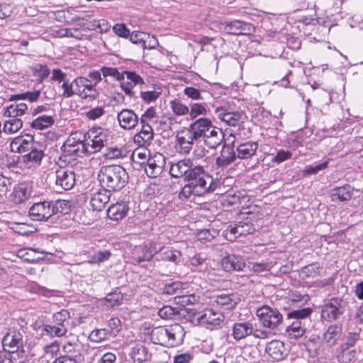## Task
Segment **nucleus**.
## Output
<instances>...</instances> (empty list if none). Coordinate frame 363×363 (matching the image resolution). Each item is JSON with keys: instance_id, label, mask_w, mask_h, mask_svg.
<instances>
[{"instance_id": "obj_48", "label": "nucleus", "mask_w": 363, "mask_h": 363, "mask_svg": "<svg viewBox=\"0 0 363 363\" xmlns=\"http://www.w3.org/2000/svg\"><path fill=\"white\" fill-rule=\"evenodd\" d=\"M112 337L106 328L94 330L89 335V339L91 342H100Z\"/></svg>"}, {"instance_id": "obj_40", "label": "nucleus", "mask_w": 363, "mask_h": 363, "mask_svg": "<svg viewBox=\"0 0 363 363\" xmlns=\"http://www.w3.org/2000/svg\"><path fill=\"white\" fill-rule=\"evenodd\" d=\"M166 334L165 327H157L152 330L150 335L151 340L155 344L169 347L170 343L168 342Z\"/></svg>"}, {"instance_id": "obj_8", "label": "nucleus", "mask_w": 363, "mask_h": 363, "mask_svg": "<svg viewBox=\"0 0 363 363\" xmlns=\"http://www.w3.org/2000/svg\"><path fill=\"white\" fill-rule=\"evenodd\" d=\"M32 220L48 221L52 216V201H43L33 204L28 211Z\"/></svg>"}, {"instance_id": "obj_10", "label": "nucleus", "mask_w": 363, "mask_h": 363, "mask_svg": "<svg viewBox=\"0 0 363 363\" xmlns=\"http://www.w3.org/2000/svg\"><path fill=\"white\" fill-rule=\"evenodd\" d=\"M195 141H197L187 128H184L177 132L176 135V149L180 154L188 155L193 148Z\"/></svg>"}, {"instance_id": "obj_33", "label": "nucleus", "mask_w": 363, "mask_h": 363, "mask_svg": "<svg viewBox=\"0 0 363 363\" xmlns=\"http://www.w3.org/2000/svg\"><path fill=\"white\" fill-rule=\"evenodd\" d=\"M257 148L258 144L255 142L242 143L237 147L236 157L242 160L250 158L255 154Z\"/></svg>"}, {"instance_id": "obj_44", "label": "nucleus", "mask_w": 363, "mask_h": 363, "mask_svg": "<svg viewBox=\"0 0 363 363\" xmlns=\"http://www.w3.org/2000/svg\"><path fill=\"white\" fill-rule=\"evenodd\" d=\"M123 301V294L121 292L114 291L109 293L104 298V305L108 308H114L119 306Z\"/></svg>"}, {"instance_id": "obj_3", "label": "nucleus", "mask_w": 363, "mask_h": 363, "mask_svg": "<svg viewBox=\"0 0 363 363\" xmlns=\"http://www.w3.org/2000/svg\"><path fill=\"white\" fill-rule=\"evenodd\" d=\"M191 185H193L201 195L213 191L216 188V184L211 175L206 172L203 166L196 165L187 174L185 179Z\"/></svg>"}, {"instance_id": "obj_2", "label": "nucleus", "mask_w": 363, "mask_h": 363, "mask_svg": "<svg viewBox=\"0 0 363 363\" xmlns=\"http://www.w3.org/2000/svg\"><path fill=\"white\" fill-rule=\"evenodd\" d=\"M4 350L0 351V363H4L7 359L9 363L16 361V356H19V349L23 347V334L16 330H10L2 340ZM23 351L21 350V353Z\"/></svg>"}, {"instance_id": "obj_26", "label": "nucleus", "mask_w": 363, "mask_h": 363, "mask_svg": "<svg viewBox=\"0 0 363 363\" xmlns=\"http://www.w3.org/2000/svg\"><path fill=\"white\" fill-rule=\"evenodd\" d=\"M352 194L353 188L349 184H345L333 189L330 197L333 202H345L350 200Z\"/></svg>"}, {"instance_id": "obj_52", "label": "nucleus", "mask_w": 363, "mask_h": 363, "mask_svg": "<svg viewBox=\"0 0 363 363\" xmlns=\"http://www.w3.org/2000/svg\"><path fill=\"white\" fill-rule=\"evenodd\" d=\"M169 104L172 111L177 116H184L189 113V107L178 99L171 101Z\"/></svg>"}, {"instance_id": "obj_14", "label": "nucleus", "mask_w": 363, "mask_h": 363, "mask_svg": "<svg viewBox=\"0 0 363 363\" xmlns=\"http://www.w3.org/2000/svg\"><path fill=\"white\" fill-rule=\"evenodd\" d=\"M164 166V157L157 153L147 160L145 170L148 177L155 178L162 173Z\"/></svg>"}, {"instance_id": "obj_59", "label": "nucleus", "mask_w": 363, "mask_h": 363, "mask_svg": "<svg viewBox=\"0 0 363 363\" xmlns=\"http://www.w3.org/2000/svg\"><path fill=\"white\" fill-rule=\"evenodd\" d=\"M239 225L235 224V226L229 225L223 232V235L228 241L233 242L236 238L240 236L238 234Z\"/></svg>"}, {"instance_id": "obj_50", "label": "nucleus", "mask_w": 363, "mask_h": 363, "mask_svg": "<svg viewBox=\"0 0 363 363\" xmlns=\"http://www.w3.org/2000/svg\"><path fill=\"white\" fill-rule=\"evenodd\" d=\"M108 328H106L112 337H116L122 328L121 320L117 317H113L108 321Z\"/></svg>"}, {"instance_id": "obj_16", "label": "nucleus", "mask_w": 363, "mask_h": 363, "mask_svg": "<svg viewBox=\"0 0 363 363\" xmlns=\"http://www.w3.org/2000/svg\"><path fill=\"white\" fill-rule=\"evenodd\" d=\"M216 113L220 121L230 126L239 125L244 119V113L242 111H228L223 107H218Z\"/></svg>"}, {"instance_id": "obj_45", "label": "nucleus", "mask_w": 363, "mask_h": 363, "mask_svg": "<svg viewBox=\"0 0 363 363\" xmlns=\"http://www.w3.org/2000/svg\"><path fill=\"white\" fill-rule=\"evenodd\" d=\"M40 96V91H26L19 94L11 95L10 100H26L30 103L35 102Z\"/></svg>"}, {"instance_id": "obj_53", "label": "nucleus", "mask_w": 363, "mask_h": 363, "mask_svg": "<svg viewBox=\"0 0 363 363\" xmlns=\"http://www.w3.org/2000/svg\"><path fill=\"white\" fill-rule=\"evenodd\" d=\"M32 70L36 76L39 77V81L42 82L47 78L50 73V69L45 65L35 64L32 67Z\"/></svg>"}, {"instance_id": "obj_62", "label": "nucleus", "mask_w": 363, "mask_h": 363, "mask_svg": "<svg viewBox=\"0 0 363 363\" xmlns=\"http://www.w3.org/2000/svg\"><path fill=\"white\" fill-rule=\"evenodd\" d=\"M74 84H75L77 89L84 90V91L91 89V87L95 86V84L91 83L89 79L82 77L74 79Z\"/></svg>"}, {"instance_id": "obj_23", "label": "nucleus", "mask_w": 363, "mask_h": 363, "mask_svg": "<svg viewBox=\"0 0 363 363\" xmlns=\"http://www.w3.org/2000/svg\"><path fill=\"white\" fill-rule=\"evenodd\" d=\"M156 255H157L156 257L157 260L170 262L174 264H179L182 262V252L168 247H162L160 250H157Z\"/></svg>"}, {"instance_id": "obj_35", "label": "nucleus", "mask_w": 363, "mask_h": 363, "mask_svg": "<svg viewBox=\"0 0 363 363\" xmlns=\"http://www.w3.org/2000/svg\"><path fill=\"white\" fill-rule=\"evenodd\" d=\"M341 333V325H331L328 328L326 332L324 333L323 340L328 345H333L340 337Z\"/></svg>"}, {"instance_id": "obj_15", "label": "nucleus", "mask_w": 363, "mask_h": 363, "mask_svg": "<svg viewBox=\"0 0 363 363\" xmlns=\"http://www.w3.org/2000/svg\"><path fill=\"white\" fill-rule=\"evenodd\" d=\"M35 145L33 137L30 135H26L15 138L11 142L10 148L13 152L26 153Z\"/></svg>"}, {"instance_id": "obj_11", "label": "nucleus", "mask_w": 363, "mask_h": 363, "mask_svg": "<svg viewBox=\"0 0 363 363\" xmlns=\"http://www.w3.org/2000/svg\"><path fill=\"white\" fill-rule=\"evenodd\" d=\"M157 249L153 243L135 246L132 251L133 261L137 264L150 261L157 254Z\"/></svg>"}, {"instance_id": "obj_19", "label": "nucleus", "mask_w": 363, "mask_h": 363, "mask_svg": "<svg viewBox=\"0 0 363 363\" xmlns=\"http://www.w3.org/2000/svg\"><path fill=\"white\" fill-rule=\"evenodd\" d=\"M123 74L124 77H126L127 81H121V87L127 96L133 97L134 95L133 88L136 85L144 84V81L142 77L135 72L124 71Z\"/></svg>"}, {"instance_id": "obj_24", "label": "nucleus", "mask_w": 363, "mask_h": 363, "mask_svg": "<svg viewBox=\"0 0 363 363\" xmlns=\"http://www.w3.org/2000/svg\"><path fill=\"white\" fill-rule=\"evenodd\" d=\"M193 169L192 162L189 159L179 160L175 164H172L169 169V174L172 177L180 178L187 177V174Z\"/></svg>"}, {"instance_id": "obj_55", "label": "nucleus", "mask_w": 363, "mask_h": 363, "mask_svg": "<svg viewBox=\"0 0 363 363\" xmlns=\"http://www.w3.org/2000/svg\"><path fill=\"white\" fill-rule=\"evenodd\" d=\"M189 113L191 119H194L200 115H206V106L203 104L194 103L190 105Z\"/></svg>"}, {"instance_id": "obj_47", "label": "nucleus", "mask_w": 363, "mask_h": 363, "mask_svg": "<svg viewBox=\"0 0 363 363\" xmlns=\"http://www.w3.org/2000/svg\"><path fill=\"white\" fill-rule=\"evenodd\" d=\"M43 330L52 337H62L67 333L66 326H59L57 325H45Z\"/></svg>"}, {"instance_id": "obj_30", "label": "nucleus", "mask_w": 363, "mask_h": 363, "mask_svg": "<svg viewBox=\"0 0 363 363\" xmlns=\"http://www.w3.org/2000/svg\"><path fill=\"white\" fill-rule=\"evenodd\" d=\"M128 210L129 207L125 202L116 203L108 208L107 215L111 220H119L127 215Z\"/></svg>"}, {"instance_id": "obj_46", "label": "nucleus", "mask_w": 363, "mask_h": 363, "mask_svg": "<svg viewBox=\"0 0 363 363\" xmlns=\"http://www.w3.org/2000/svg\"><path fill=\"white\" fill-rule=\"evenodd\" d=\"M313 312L311 308L307 307L298 310H294L287 314L288 319H294L303 322L306 318L310 316Z\"/></svg>"}, {"instance_id": "obj_31", "label": "nucleus", "mask_w": 363, "mask_h": 363, "mask_svg": "<svg viewBox=\"0 0 363 363\" xmlns=\"http://www.w3.org/2000/svg\"><path fill=\"white\" fill-rule=\"evenodd\" d=\"M284 344L279 340H272L267 344L266 352L274 361H280L284 358Z\"/></svg>"}, {"instance_id": "obj_9", "label": "nucleus", "mask_w": 363, "mask_h": 363, "mask_svg": "<svg viewBox=\"0 0 363 363\" xmlns=\"http://www.w3.org/2000/svg\"><path fill=\"white\" fill-rule=\"evenodd\" d=\"M75 184V173L72 169L59 168L55 171V187L58 191L72 189Z\"/></svg>"}, {"instance_id": "obj_28", "label": "nucleus", "mask_w": 363, "mask_h": 363, "mask_svg": "<svg viewBox=\"0 0 363 363\" xmlns=\"http://www.w3.org/2000/svg\"><path fill=\"white\" fill-rule=\"evenodd\" d=\"M221 265L226 272L240 271L245 267V262L241 257L228 255L222 259Z\"/></svg>"}, {"instance_id": "obj_18", "label": "nucleus", "mask_w": 363, "mask_h": 363, "mask_svg": "<svg viewBox=\"0 0 363 363\" xmlns=\"http://www.w3.org/2000/svg\"><path fill=\"white\" fill-rule=\"evenodd\" d=\"M240 301L237 294H222L216 296L213 300V305L224 310L233 309Z\"/></svg>"}, {"instance_id": "obj_12", "label": "nucleus", "mask_w": 363, "mask_h": 363, "mask_svg": "<svg viewBox=\"0 0 363 363\" xmlns=\"http://www.w3.org/2000/svg\"><path fill=\"white\" fill-rule=\"evenodd\" d=\"M213 126L209 118H200L191 123L187 128L195 139L198 140L201 138L203 140Z\"/></svg>"}, {"instance_id": "obj_7", "label": "nucleus", "mask_w": 363, "mask_h": 363, "mask_svg": "<svg viewBox=\"0 0 363 363\" xmlns=\"http://www.w3.org/2000/svg\"><path fill=\"white\" fill-rule=\"evenodd\" d=\"M257 315L262 324L269 328H277L283 320V316L278 309L267 306L258 309Z\"/></svg>"}, {"instance_id": "obj_63", "label": "nucleus", "mask_w": 363, "mask_h": 363, "mask_svg": "<svg viewBox=\"0 0 363 363\" xmlns=\"http://www.w3.org/2000/svg\"><path fill=\"white\" fill-rule=\"evenodd\" d=\"M238 223L239 225L238 234L240 236L252 234L255 231V227L251 223L240 221Z\"/></svg>"}, {"instance_id": "obj_39", "label": "nucleus", "mask_w": 363, "mask_h": 363, "mask_svg": "<svg viewBox=\"0 0 363 363\" xmlns=\"http://www.w3.org/2000/svg\"><path fill=\"white\" fill-rule=\"evenodd\" d=\"M305 328L303 322L294 320L286 326V333L289 338L296 339L303 335Z\"/></svg>"}, {"instance_id": "obj_13", "label": "nucleus", "mask_w": 363, "mask_h": 363, "mask_svg": "<svg viewBox=\"0 0 363 363\" xmlns=\"http://www.w3.org/2000/svg\"><path fill=\"white\" fill-rule=\"evenodd\" d=\"M224 318L222 313L214 312L212 309H206L198 314L197 320L200 324L212 330L220 326Z\"/></svg>"}, {"instance_id": "obj_49", "label": "nucleus", "mask_w": 363, "mask_h": 363, "mask_svg": "<svg viewBox=\"0 0 363 363\" xmlns=\"http://www.w3.org/2000/svg\"><path fill=\"white\" fill-rule=\"evenodd\" d=\"M70 206L67 201L57 200L52 201V210L53 216L57 213L66 214L69 211Z\"/></svg>"}, {"instance_id": "obj_51", "label": "nucleus", "mask_w": 363, "mask_h": 363, "mask_svg": "<svg viewBox=\"0 0 363 363\" xmlns=\"http://www.w3.org/2000/svg\"><path fill=\"white\" fill-rule=\"evenodd\" d=\"M218 235L216 229H202L197 233L196 237L199 240L203 242H208L212 240Z\"/></svg>"}, {"instance_id": "obj_34", "label": "nucleus", "mask_w": 363, "mask_h": 363, "mask_svg": "<svg viewBox=\"0 0 363 363\" xmlns=\"http://www.w3.org/2000/svg\"><path fill=\"white\" fill-rule=\"evenodd\" d=\"M185 308H174L170 306H164L158 311V315L166 320L177 319L182 315H184Z\"/></svg>"}, {"instance_id": "obj_6", "label": "nucleus", "mask_w": 363, "mask_h": 363, "mask_svg": "<svg viewBox=\"0 0 363 363\" xmlns=\"http://www.w3.org/2000/svg\"><path fill=\"white\" fill-rule=\"evenodd\" d=\"M342 300L338 298H330L321 308V320L331 322L340 318L344 313Z\"/></svg>"}, {"instance_id": "obj_61", "label": "nucleus", "mask_w": 363, "mask_h": 363, "mask_svg": "<svg viewBox=\"0 0 363 363\" xmlns=\"http://www.w3.org/2000/svg\"><path fill=\"white\" fill-rule=\"evenodd\" d=\"M192 194L196 196H201L199 192L196 191V189L194 188V186L188 182L183 186L182 189L179 192V197L181 199H186L189 198Z\"/></svg>"}, {"instance_id": "obj_57", "label": "nucleus", "mask_w": 363, "mask_h": 363, "mask_svg": "<svg viewBox=\"0 0 363 363\" xmlns=\"http://www.w3.org/2000/svg\"><path fill=\"white\" fill-rule=\"evenodd\" d=\"M62 88L63 89L62 95L65 98H70L74 94L78 95L77 89L75 84H74V80L72 82H69L68 80L65 79L63 81Z\"/></svg>"}, {"instance_id": "obj_37", "label": "nucleus", "mask_w": 363, "mask_h": 363, "mask_svg": "<svg viewBox=\"0 0 363 363\" xmlns=\"http://www.w3.org/2000/svg\"><path fill=\"white\" fill-rule=\"evenodd\" d=\"M130 355L134 362H138V363H143L150 360L151 356L147 349L143 345H137L133 347L131 349Z\"/></svg>"}, {"instance_id": "obj_25", "label": "nucleus", "mask_w": 363, "mask_h": 363, "mask_svg": "<svg viewBox=\"0 0 363 363\" xmlns=\"http://www.w3.org/2000/svg\"><path fill=\"white\" fill-rule=\"evenodd\" d=\"M111 193L102 189L92 194L90 204L94 211H101L109 201Z\"/></svg>"}, {"instance_id": "obj_60", "label": "nucleus", "mask_w": 363, "mask_h": 363, "mask_svg": "<svg viewBox=\"0 0 363 363\" xmlns=\"http://www.w3.org/2000/svg\"><path fill=\"white\" fill-rule=\"evenodd\" d=\"M69 318V312L63 309L53 315V322L59 326H65V323Z\"/></svg>"}, {"instance_id": "obj_27", "label": "nucleus", "mask_w": 363, "mask_h": 363, "mask_svg": "<svg viewBox=\"0 0 363 363\" xmlns=\"http://www.w3.org/2000/svg\"><path fill=\"white\" fill-rule=\"evenodd\" d=\"M224 134L221 129L215 125L203 139V143L210 149H216L223 141Z\"/></svg>"}, {"instance_id": "obj_5", "label": "nucleus", "mask_w": 363, "mask_h": 363, "mask_svg": "<svg viewBox=\"0 0 363 363\" xmlns=\"http://www.w3.org/2000/svg\"><path fill=\"white\" fill-rule=\"evenodd\" d=\"M66 155L82 157L85 155V143L83 134L75 133L72 134L61 147Z\"/></svg>"}, {"instance_id": "obj_41", "label": "nucleus", "mask_w": 363, "mask_h": 363, "mask_svg": "<svg viewBox=\"0 0 363 363\" xmlns=\"http://www.w3.org/2000/svg\"><path fill=\"white\" fill-rule=\"evenodd\" d=\"M45 154L43 150L37 147V145H35L23 156V159L25 162H35L36 164H40Z\"/></svg>"}, {"instance_id": "obj_22", "label": "nucleus", "mask_w": 363, "mask_h": 363, "mask_svg": "<svg viewBox=\"0 0 363 363\" xmlns=\"http://www.w3.org/2000/svg\"><path fill=\"white\" fill-rule=\"evenodd\" d=\"M225 32L233 35H242L250 31L251 25L244 21L235 20L230 22H225L222 24Z\"/></svg>"}, {"instance_id": "obj_43", "label": "nucleus", "mask_w": 363, "mask_h": 363, "mask_svg": "<svg viewBox=\"0 0 363 363\" xmlns=\"http://www.w3.org/2000/svg\"><path fill=\"white\" fill-rule=\"evenodd\" d=\"M23 126L21 119L15 117H9L4 123L3 131L6 134H13L18 132Z\"/></svg>"}, {"instance_id": "obj_42", "label": "nucleus", "mask_w": 363, "mask_h": 363, "mask_svg": "<svg viewBox=\"0 0 363 363\" xmlns=\"http://www.w3.org/2000/svg\"><path fill=\"white\" fill-rule=\"evenodd\" d=\"M55 120L50 116L43 115L35 118L30 124L32 128L43 130L52 126Z\"/></svg>"}, {"instance_id": "obj_64", "label": "nucleus", "mask_w": 363, "mask_h": 363, "mask_svg": "<svg viewBox=\"0 0 363 363\" xmlns=\"http://www.w3.org/2000/svg\"><path fill=\"white\" fill-rule=\"evenodd\" d=\"M105 113L104 108L102 106H97L91 108L85 113V116L89 120H96L101 117Z\"/></svg>"}, {"instance_id": "obj_38", "label": "nucleus", "mask_w": 363, "mask_h": 363, "mask_svg": "<svg viewBox=\"0 0 363 363\" xmlns=\"http://www.w3.org/2000/svg\"><path fill=\"white\" fill-rule=\"evenodd\" d=\"M31 191L25 184H19L13 190V200L16 203H21L30 196Z\"/></svg>"}, {"instance_id": "obj_4", "label": "nucleus", "mask_w": 363, "mask_h": 363, "mask_svg": "<svg viewBox=\"0 0 363 363\" xmlns=\"http://www.w3.org/2000/svg\"><path fill=\"white\" fill-rule=\"evenodd\" d=\"M85 143V154L98 152L108 141L107 130L101 127L94 128L83 135Z\"/></svg>"}, {"instance_id": "obj_20", "label": "nucleus", "mask_w": 363, "mask_h": 363, "mask_svg": "<svg viewBox=\"0 0 363 363\" xmlns=\"http://www.w3.org/2000/svg\"><path fill=\"white\" fill-rule=\"evenodd\" d=\"M236 159L233 146L225 144L220 151V156L216 159V165L220 168H225Z\"/></svg>"}, {"instance_id": "obj_56", "label": "nucleus", "mask_w": 363, "mask_h": 363, "mask_svg": "<svg viewBox=\"0 0 363 363\" xmlns=\"http://www.w3.org/2000/svg\"><path fill=\"white\" fill-rule=\"evenodd\" d=\"M182 290V284L181 282L174 281L166 284L163 287V294L167 295H179Z\"/></svg>"}, {"instance_id": "obj_32", "label": "nucleus", "mask_w": 363, "mask_h": 363, "mask_svg": "<svg viewBox=\"0 0 363 363\" xmlns=\"http://www.w3.org/2000/svg\"><path fill=\"white\" fill-rule=\"evenodd\" d=\"M253 328L251 323H235L233 328V336L236 340H240L252 334Z\"/></svg>"}, {"instance_id": "obj_17", "label": "nucleus", "mask_w": 363, "mask_h": 363, "mask_svg": "<svg viewBox=\"0 0 363 363\" xmlns=\"http://www.w3.org/2000/svg\"><path fill=\"white\" fill-rule=\"evenodd\" d=\"M166 336L168 342L170 344L169 347H174L180 345L184 338L186 332L184 328L179 324L175 323L165 327Z\"/></svg>"}, {"instance_id": "obj_29", "label": "nucleus", "mask_w": 363, "mask_h": 363, "mask_svg": "<svg viewBox=\"0 0 363 363\" xmlns=\"http://www.w3.org/2000/svg\"><path fill=\"white\" fill-rule=\"evenodd\" d=\"M154 138V133L150 125H145L141 127L139 133L133 137V140L139 146L149 145Z\"/></svg>"}, {"instance_id": "obj_21", "label": "nucleus", "mask_w": 363, "mask_h": 363, "mask_svg": "<svg viewBox=\"0 0 363 363\" xmlns=\"http://www.w3.org/2000/svg\"><path fill=\"white\" fill-rule=\"evenodd\" d=\"M118 121L120 126L125 130L134 128L138 123V117L133 111L123 109L118 113Z\"/></svg>"}, {"instance_id": "obj_1", "label": "nucleus", "mask_w": 363, "mask_h": 363, "mask_svg": "<svg viewBox=\"0 0 363 363\" xmlns=\"http://www.w3.org/2000/svg\"><path fill=\"white\" fill-rule=\"evenodd\" d=\"M98 179L101 186L109 192L123 189L128 179L125 169L120 165H107L101 168Z\"/></svg>"}, {"instance_id": "obj_36", "label": "nucleus", "mask_w": 363, "mask_h": 363, "mask_svg": "<svg viewBox=\"0 0 363 363\" xmlns=\"http://www.w3.org/2000/svg\"><path fill=\"white\" fill-rule=\"evenodd\" d=\"M360 356L361 352L359 350L351 349L347 347H342V350L337 355V359L341 363H350L358 360Z\"/></svg>"}, {"instance_id": "obj_58", "label": "nucleus", "mask_w": 363, "mask_h": 363, "mask_svg": "<svg viewBox=\"0 0 363 363\" xmlns=\"http://www.w3.org/2000/svg\"><path fill=\"white\" fill-rule=\"evenodd\" d=\"M101 72L104 77H113L116 80L120 82L124 80L123 72L121 73L119 72L117 68L103 67L101 69Z\"/></svg>"}, {"instance_id": "obj_54", "label": "nucleus", "mask_w": 363, "mask_h": 363, "mask_svg": "<svg viewBox=\"0 0 363 363\" xmlns=\"http://www.w3.org/2000/svg\"><path fill=\"white\" fill-rule=\"evenodd\" d=\"M125 156L126 150L116 147L107 148L104 153V157L108 160L123 158Z\"/></svg>"}]
</instances>
